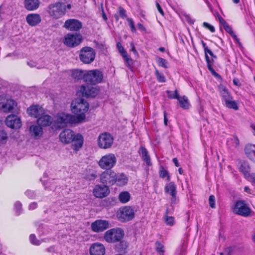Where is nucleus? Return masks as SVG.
Listing matches in <instances>:
<instances>
[{
    "label": "nucleus",
    "mask_w": 255,
    "mask_h": 255,
    "mask_svg": "<svg viewBox=\"0 0 255 255\" xmlns=\"http://www.w3.org/2000/svg\"><path fill=\"white\" fill-rule=\"evenodd\" d=\"M60 141L64 144L73 142L71 148L76 152L83 146V137L80 134H75L71 129L67 128L62 130L59 135Z\"/></svg>",
    "instance_id": "1"
},
{
    "label": "nucleus",
    "mask_w": 255,
    "mask_h": 255,
    "mask_svg": "<svg viewBox=\"0 0 255 255\" xmlns=\"http://www.w3.org/2000/svg\"><path fill=\"white\" fill-rule=\"evenodd\" d=\"M72 7L67 0H60L48 6L49 14L58 19L63 16Z\"/></svg>",
    "instance_id": "2"
},
{
    "label": "nucleus",
    "mask_w": 255,
    "mask_h": 255,
    "mask_svg": "<svg viewBox=\"0 0 255 255\" xmlns=\"http://www.w3.org/2000/svg\"><path fill=\"white\" fill-rule=\"evenodd\" d=\"M71 110L72 112L76 115V117L84 116L81 123L85 122V113L88 111L89 107L88 103L81 98H78L71 103Z\"/></svg>",
    "instance_id": "3"
},
{
    "label": "nucleus",
    "mask_w": 255,
    "mask_h": 255,
    "mask_svg": "<svg viewBox=\"0 0 255 255\" xmlns=\"http://www.w3.org/2000/svg\"><path fill=\"white\" fill-rule=\"evenodd\" d=\"M84 116L76 117L75 116L65 113H60L56 116V121L60 126L64 127L68 124H76L81 123Z\"/></svg>",
    "instance_id": "4"
},
{
    "label": "nucleus",
    "mask_w": 255,
    "mask_h": 255,
    "mask_svg": "<svg viewBox=\"0 0 255 255\" xmlns=\"http://www.w3.org/2000/svg\"><path fill=\"white\" fill-rule=\"evenodd\" d=\"M103 75L98 70H92L86 71L84 77V81L89 84L96 85L102 82Z\"/></svg>",
    "instance_id": "5"
},
{
    "label": "nucleus",
    "mask_w": 255,
    "mask_h": 255,
    "mask_svg": "<svg viewBox=\"0 0 255 255\" xmlns=\"http://www.w3.org/2000/svg\"><path fill=\"white\" fill-rule=\"evenodd\" d=\"M117 162V158L113 153L107 154L101 157L98 162V165L101 168L105 170L113 168Z\"/></svg>",
    "instance_id": "6"
},
{
    "label": "nucleus",
    "mask_w": 255,
    "mask_h": 255,
    "mask_svg": "<svg viewBox=\"0 0 255 255\" xmlns=\"http://www.w3.org/2000/svg\"><path fill=\"white\" fill-rule=\"evenodd\" d=\"M124 236V232L122 229H112L105 233L104 239L108 243H115L120 241Z\"/></svg>",
    "instance_id": "7"
},
{
    "label": "nucleus",
    "mask_w": 255,
    "mask_h": 255,
    "mask_svg": "<svg viewBox=\"0 0 255 255\" xmlns=\"http://www.w3.org/2000/svg\"><path fill=\"white\" fill-rule=\"evenodd\" d=\"M97 143L98 146L102 149H108L112 147L114 143V137L108 132H103L98 136Z\"/></svg>",
    "instance_id": "8"
},
{
    "label": "nucleus",
    "mask_w": 255,
    "mask_h": 255,
    "mask_svg": "<svg viewBox=\"0 0 255 255\" xmlns=\"http://www.w3.org/2000/svg\"><path fill=\"white\" fill-rule=\"evenodd\" d=\"M134 209L130 206H125L120 208L117 212V217L121 222L131 220L134 217Z\"/></svg>",
    "instance_id": "9"
},
{
    "label": "nucleus",
    "mask_w": 255,
    "mask_h": 255,
    "mask_svg": "<svg viewBox=\"0 0 255 255\" xmlns=\"http://www.w3.org/2000/svg\"><path fill=\"white\" fill-rule=\"evenodd\" d=\"M16 102L11 98L0 96V110L5 113H12L16 107Z\"/></svg>",
    "instance_id": "10"
},
{
    "label": "nucleus",
    "mask_w": 255,
    "mask_h": 255,
    "mask_svg": "<svg viewBox=\"0 0 255 255\" xmlns=\"http://www.w3.org/2000/svg\"><path fill=\"white\" fill-rule=\"evenodd\" d=\"M95 55V52L92 48L85 47L81 50L79 57L84 63L90 64L94 60Z\"/></svg>",
    "instance_id": "11"
},
{
    "label": "nucleus",
    "mask_w": 255,
    "mask_h": 255,
    "mask_svg": "<svg viewBox=\"0 0 255 255\" xmlns=\"http://www.w3.org/2000/svg\"><path fill=\"white\" fill-rule=\"evenodd\" d=\"M116 173L113 170L108 169L103 171L100 175V181L107 186L113 185L117 179Z\"/></svg>",
    "instance_id": "12"
},
{
    "label": "nucleus",
    "mask_w": 255,
    "mask_h": 255,
    "mask_svg": "<svg viewBox=\"0 0 255 255\" xmlns=\"http://www.w3.org/2000/svg\"><path fill=\"white\" fill-rule=\"evenodd\" d=\"M235 213L244 216L250 215L251 210L244 201L239 200L236 202L233 209Z\"/></svg>",
    "instance_id": "13"
},
{
    "label": "nucleus",
    "mask_w": 255,
    "mask_h": 255,
    "mask_svg": "<svg viewBox=\"0 0 255 255\" xmlns=\"http://www.w3.org/2000/svg\"><path fill=\"white\" fill-rule=\"evenodd\" d=\"M82 40V37L80 34L68 33L65 36L63 42L66 46L74 47L80 44Z\"/></svg>",
    "instance_id": "14"
},
{
    "label": "nucleus",
    "mask_w": 255,
    "mask_h": 255,
    "mask_svg": "<svg viewBox=\"0 0 255 255\" xmlns=\"http://www.w3.org/2000/svg\"><path fill=\"white\" fill-rule=\"evenodd\" d=\"M109 227V223L107 220H97L91 224L92 230L96 233L102 232Z\"/></svg>",
    "instance_id": "15"
},
{
    "label": "nucleus",
    "mask_w": 255,
    "mask_h": 255,
    "mask_svg": "<svg viewBox=\"0 0 255 255\" xmlns=\"http://www.w3.org/2000/svg\"><path fill=\"white\" fill-rule=\"evenodd\" d=\"M6 125L13 129H17L21 127V122L20 118L15 115L7 116L5 120Z\"/></svg>",
    "instance_id": "16"
},
{
    "label": "nucleus",
    "mask_w": 255,
    "mask_h": 255,
    "mask_svg": "<svg viewBox=\"0 0 255 255\" xmlns=\"http://www.w3.org/2000/svg\"><path fill=\"white\" fill-rule=\"evenodd\" d=\"M110 193V190L108 186L97 185L93 190L94 195L99 198H102L108 195Z\"/></svg>",
    "instance_id": "17"
},
{
    "label": "nucleus",
    "mask_w": 255,
    "mask_h": 255,
    "mask_svg": "<svg viewBox=\"0 0 255 255\" xmlns=\"http://www.w3.org/2000/svg\"><path fill=\"white\" fill-rule=\"evenodd\" d=\"M82 23L76 19H69L67 20L64 27L70 31H78L82 28Z\"/></svg>",
    "instance_id": "18"
},
{
    "label": "nucleus",
    "mask_w": 255,
    "mask_h": 255,
    "mask_svg": "<svg viewBox=\"0 0 255 255\" xmlns=\"http://www.w3.org/2000/svg\"><path fill=\"white\" fill-rule=\"evenodd\" d=\"M80 91L82 93L83 96L87 98H94L99 92L97 88L89 86H82Z\"/></svg>",
    "instance_id": "19"
},
{
    "label": "nucleus",
    "mask_w": 255,
    "mask_h": 255,
    "mask_svg": "<svg viewBox=\"0 0 255 255\" xmlns=\"http://www.w3.org/2000/svg\"><path fill=\"white\" fill-rule=\"evenodd\" d=\"M91 255H104L105 249L104 246L100 243L93 244L90 249Z\"/></svg>",
    "instance_id": "20"
},
{
    "label": "nucleus",
    "mask_w": 255,
    "mask_h": 255,
    "mask_svg": "<svg viewBox=\"0 0 255 255\" xmlns=\"http://www.w3.org/2000/svg\"><path fill=\"white\" fill-rule=\"evenodd\" d=\"M43 109L36 105L31 106L27 110V114L31 117L38 118L43 113Z\"/></svg>",
    "instance_id": "21"
},
{
    "label": "nucleus",
    "mask_w": 255,
    "mask_h": 255,
    "mask_svg": "<svg viewBox=\"0 0 255 255\" xmlns=\"http://www.w3.org/2000/svg\"><path fill=\"white\" fill-rule=\"evenodd\" d=\"M53 119L51 117L48 115L44 114L43 113L42 115L38 118L37 123L39 126L45 127L49 126L52 122Z\"/></svg>",
    "instance_id": "22"
},
{
    "label": "nucleus",
    "mask_w": 255,
    "mask_h": 255,
    "mask_svg": "<svg viewBox=\"0 0 255 255\" xmlns=\"http://www.w3.org/2000/svg\"><path fill=\"white\" fill-rule=\"evenodd\" d=\"M26 21L31 26H35L41 21V17L38 14H29L26 16Z\"/></svg>",
    "instance_id": "23"
},
{
    "label": "nucleus",
    "mask_w": 255,
    "mask_h": 255,
    "mask_svg": "<svg viewBox=\"0 0 255 255\" xmlns=\"http://www.w3.org/2000/svg\"><path fill=\"white\" fill-rule=\"evenodd\" d=\"M40 3L39 0H25L24 7L28 10H34L39 7Z\"/></svg>",
    "instance_id": "24"
},
{
    "label": "nucleus",
    "mask_w": 255,
    "mask_h": 255,
    "mask_svg": "<svg viewBox=\"0 0 255 255\" xmlns=\"http://www.w3.org/2000/svg\"><path fill=\"white\" fill-rule=\"evenodd\" d=\"M165 192L169 194L171 196H173L177 194L176 186L174 182H170L166 184L164 187Z\"/></svg>",
    "instance_id": "25"
},
{
    "label": "nucleus",
    "mask_w": 255,
    "mask_h": 255,
    "mask_svg": "<svg viewBox=\"0 0 255 255\" xmlns=\"http://www.w3.org/2000/svg\"><path fill=\"white\" fill-rule=\"evenodd\" d=\"M29 131L31 135L35 138L40 136L43 132L40 126L32 125L30 127Z\"/></svg>",
    "instance_id": "26"
},
{
    "label": "nucleus",
    "mask_w": 255,
    "mask_h": 255,
    "mask_svg": "<svg viewBox=\"0 0 255 255\" xmlns=\"http://www.w3.org/2000/svg\"><path fill=\"white\" fill-rule=\"evenodd\" d=\"M247 156L251 159H255V145L247 144L245 148Z\"/></svg>",
    "instance_id": "27"
},
{
    "label": "nucleus",
    "mask_w": 255,
    "mask_h": 255,
    "mask_svg": "<svg viewBox=\"0 0 255 255\" xmlns=\"http://www.w3.org/2000/svg\"><path fill=\"white\" fill-rule=\"evenodd\" d=\"M239 169L240 172H242L245 178L250 174V167L248 162L244 161L239 163Z\"/></svg>",
    "instance_id": "28"
},
{
    "label": "nucleus",
    "mask_w": 255,
    "mask_h": 255,
    "mask_svg": "<svg viewBox=\"0 0 255 255\" xmlns=\"http://www.w3.org/2000/svg\"><path fill=\"white\" fill-rule=\"evenodd\" d=\"M219 89L220 94L224 101L227 100L229 99H232V97L231 96L228 90L225 86L220 84L219 86Z\"/></svg>",
    "instance_id": "29"
},
{
    "label": "nucleus",
    "mask_w": 255,
    "mask_h": 255,
    "mask_svg": "<svg viewBox=\"0 0 255 255\" xmlns=\"http://www.w3.org/2000/svg\"><path fill=\"white\" fill-rule=\"evenodd\" d=\"M116 176L117 179L115 180V183L117 182V184L120 186L125 185L127 183L128 179L124 174L116 173Z\"/></svg>",
    "instance_id": "30"
},
{
    "label": "nucleus",
    "mask_w": 255,
    "mask_h": 255,
    "mask_svg": "<svg viewBox=\"0 0 255 255\" xmlns=\"http://www.w3.org/2000/svg\"><path fill=\"white\" fill-rule=\"evenodd\" d=\"M86 71H82L81 70H74L72 72V77L75 80H80L83 79L84 80L85 75Z\"/></svg>",
    "instance_id": "31"
},
{
    "label": "nucleus",
    "mask_w": 255,
    "mask_h": 255,
    "mask_svg": "<svg viewBox=\"0 0 255 255\" xmlns=\"http://www.w3.org/2000/svg\"><path fill=\"white\" fill-rule=\"evenodd\" d=\"M180 104V107L184 109H188L190 107V104L188 101V98L184 96L183 97H180L178 99Z\"/></svg>",
    "instance_id": "32"
},
{
    "label": "nucleus",
    "mask_w": 255,
    "mask_h": 255,
    "mask_svg": "<svg viewBox=\"0 0 255 255\" xmlns=\"http://www.w3.org/2000/svg\"><path fill=\"white\" fill-rule=\"evenodd\" d=\"M130 198V195L128 191L122 192L119 195V200L123 203H127Z\"/></svg>",
    "instance_id": "33"
},
{
    "label": "nucleus",
    "mask_w": 255,
    "mask_h": 255,
    "mask_svg": "<svg viewBox=\"0 0 255 255\" xmlns=\"http://www.w3.org/2000/svg\"><path fill=\"white\" fill-rule=\"evenodd\" d=\"M169 213V209L167 208L165 212L164 215V221L166 225L169 226H173L174 224V218L172 216H169L168 214Z\"/></svg>",
    "instance_id": "34"
},
{
    "label": "nucleus",
    "mask_w": 255,
    "mask_h": 255,
    "mask_svg": "<svg viewBox=\"0 0 255 255\" xmlns=\"http://www.w3.org/2000/svg\"><path fill=\"white\" fill-rule=\"evenodd\" d=\"M159 176L162 178L166 177V180L167 181H169L170 180V177L169 175L168 172L167 170L164 169L163 166H161L160 167L159 171Z\"/></svg>",
    "instance_id": "35"
},
{
    "label": "nucleus",
    "mask_w": 255,
    "mask_h": 255,
    "mask_svg": "<svg viewBox=\"0 0 255 255\" xmlns=\"http://www.w3.org/2000/svg\"><path fill=\"white\" fill-rule=\"evenodd\" d=\"M225 105L226 107L229 108L233 109L234 110H238V106L236 102L232 100V99H229L225 101Z\"/></svg>",
    "instance_id": "36"
},
{
    "label": "nucleus",
    "mask_w": 255,
    "mask_h": 255,
    "mask_svg": "<svg viewBox=\"0 0 255 255\" xmlns=\"http://www.w3.org/2000/svg\"><path fill=\"white\" fill-rule=\"evenodd\" d=\"M208 70L210 71L212 75L218 80L221 81L222 78L221 76L217 73L211 67V62L208 60Z\"/></svg>",
    "instance_id": "37"
},
{
    "label": "nucleus",
    "mask_w": 255,
    "mask_h": 255,
    "mask_svg": "<svg viewBox=\"0 0 255 255\" xmlns=\"http://www.w3.org/2000/svg\"><path fill=\"white\" fill-rule=\"evenodd\" d=\"M156 61L159 66L163 67L165 68H167V61L165 59L157 57L156 58Z\"/></svg>",
    "instance_id": "38"
},
{
    "label": "nucleus",
    "mask_w": 255,
    "mask_h": 255,
    "mask_svg": "<svg viewBox=\"0 0 255 255\" xmlns=\"http://www.w3.org/2000/svg\"><path fill=\"white\" fill-rule=\"evenodd\" d=\"M155 74L158 82L164 83L166 79L162 73H160L157 69L155 70Z\"/></svg>",
    "instance_id": "39"
},
{
    "label": "nucleus",
    "mask_w": 255,
    "mask_h": 255,
    "mask_svg": "<svg viewBox=\"0 0 255 255\" xmlns=\"http://www.w3.org/2000/svg\"><path fill=\"white\" fill-rule=\"evenodd\" d=\"M29 240L30 243L35 246H39L41 243V242L40 240H38L36 239L34 234H31L30 235Z\"/></svg>",
    "instance_id": "40"
},
{
    "label": "nucleus",
    "mask_w": 255,
    "mask_h": 255,
    "mask_svg": "<svg viewBox=\"0 0 255 255\" xmlns=\"http://www.w3.org/2000/svg\"><path fill=\"white\" fill-rule=\"evenodd\" d=\"M155 246L156 251L159 254H160V255H163V253L164 252V246L159 242H156L155 243Z\"/></svg>",
    "instance_id": "41"
},
{
    "label": "nucleus",
    "mask_w": 255,
    "mask_h": 255,
    "mask_svg": "<svg viewBox=\"0 0 255 255\" xmlns=\"http://www.w3.org/2000/svg\"><path fill=\"white\" fill-rule=\"evenodd\" d=\"M168 96L170 99H178L180 97L177 90L174 92L167 91Z\"/></svg>",
    "instance_id": "42"
},
{
    "label": "nucleus",
    "mask_w": 255,
    "mask_h": 255,
    "mask_svg": "<svg viewBox=\"0 0 255 255\" xmlns=\"http://www.w3.org/2000/svg\"><path fill=\"white\" fill-rule=\"evenodd\" d=\"M224 27L226 31L230 33V34L235 39H237V36L234 34V32L232 30L231 27L227 23L225 24L224 25Z\"/></svg>",
    "instance_id": "43"
},
{
    "label": "nucleus",
    "mask_w": 255,
    "mask_h": 255,
    "mask_svg": "<svg viewBox=\"0 0 255 255\" xmlns=\"http://www.w3.org/2000/svg\"><path fill=\"white\" fill-rule=\"evenodd\" d=\"M127 20L128 22V25L129 26V27L130 28L131 31L132 32H134V33L136 31V29L135 27L134 26V22H133V20L131 18H130L127 17Z\"/></svg>",
    "instance_id": "44"
},
{
    "label": "nucleus",
    "mask_w": 255,
    "mask_h": 255,
    "mask_svg": "<svg viewBox=\"0 0 255 255\" xmlns=\"http://www.w3.org/2000/svg\"><path fill=\"white\" fill-rule=\"evenodd\" d=\"M7 139V135L6 132L3 131H0V143L5 142Z\"/></svg>",
    "instance_id": "45"
},
{
    "label": "nucleus",
    "mask_w": 255,
    "mask_h": 255,
    "mask_svg": "<svg viewBox=\"0 0 255 255\" xmlns=\"http://www.w3.org/2000/svg\"><path fill=\"white\" fill-rule=\"evenodd\" d=\"M209 202L210 206L212 208H215L216 207L215 205V197L214 195L210 196L209 198Z\"/></svg>",
    "instance_id": "46"
},
{
    "label": "nucleus",
    "mask_w": 255,
    "mask_h": 255,
    "mask_svg": "<svg viewBox=\"0 0 255 255\" xmlns=\"http://www.w3.org/2000/svg\"><path fill=\"white\" fill-rule=\"evenodd\" d=\"M97 177L96 173L95 172H92L89 174H87L86 176V179L87 180L91 181L94 180Z\"/></svg>",
    "instance_id": "47"
},
{
    "label": "nucleus",
    "mask_w": 255,
    "mask_h": 255,
    "mask_svg": "<svg viewBox=\"0 0 255 255\" xmlns=\"http://www.w3.org/2000/svg\"><path fill=\"white\" fill-rule=\"evenodd\" d=\"M119 14L121 18H127L126 11L123 7H120L119 8Z\"/></svg>",
    "instance_id": "48"
},
{
    "label": "nucleus",
    "mask_w": 255,
    "mask_h": 255,
    "mask_svg": "<svg viewBox=\"0 0 255 255\" xmlns=\"http://www.w3.org/2000/svg\"><path fill=\"white\" fill-rule=\"evenodd\" d=\"M21 203L19 202H16L15 204L14 207L16 210V213L18 215L20 214V211L21 210Z\"/></svg>",
    "instance_id": "49"
},
{
    "label": "nucleus",
    "mask_w": 255,
    "mask_h": 255,
    "mask_svg": "<svg viewBox=\"0 0 255 255\" xmlns=\"http://www.w3.org/2000/svg\"><path fill=\"white\" fill-rule=\"evenodd\" d=\"M208 54L211 56V60H209V58H208V60L211 62V65L214 63L215 60H216L217 57L216 55H215L211 50L208 49Z\"/></svg>",
    "instance_id": "50"
},
{
    "label": "nucleus",
    "mask_w": 255,
    "mask_h": 255,
    "mask_svg": "<svg viewBox=\"0 0 255 255\" xmlns=\"http://www.w3.org/2000/svg\"><path fill=\"white\" fill-rule=\"evenodd\" d=\"M246 178L255 185V173L250 174Z\"/></svg>",
    "instance_id": "51"
},
{
    "label": "nucleus",
    "mask_w": 255,
    "mask_h": 255,
    "mask_svg": "<svg viewBox=\"0 0 255 255\" xmlns=\"http://www.w3.org/2000/svg\"><path fill=\"white\" fill-rule=\"evenodd\" d=\"M142 158L143 160L146 163V164L148 166L151 165V163L150 161V158L148 155H146V156L142 157Z\"/></svg>",
    "instance_id": "52"
},
{
    "label": "nucleus",
    "mask_w": 255,
    "mask_h": 255,
    "mask_svg": "<svg viewBox=\"0 0 255 255\" xmlns=\"http://www.w3.org/2000/svg\"><path fill=\"white\" fill-rule=\"evenodd\" d=\"M25 195L28 197L29 198L33 199L35 197V195L34 194V192L31 190H27L25 192Z\"/></svg>",
    "instance_id": "53"
},
{
    "label": "nucleus",
    "mask_w": 255,
    "mask_h": 255,
    "mask_svg": "<svg viewBox=\"0 0 255 255\" xmlns=\"http://www.w3.org/2000/svg\"><path fill=\"white\" fill-rule=\"evenodd\" d=\"M130 46L131 47V50L133 52L134 54L136 56L138 57V53L137 51H136V50L135 49V46L134 45V43L133 42H131L130 43Z\"/></svg>",
    "instance_id": "54"
},
{
    "label": "nucleus",
    "mask_w": 255,
    "mask_h": 255,
    "mask_svg": "<svg viewBox=\"0 0 255 255\" xmlns=\"http://www.w3.org/2000/svg\"><path fill=\"white\" fill-rule=\"evenodd\" d=\"M233 82L234 85L238 87H240L242 86L241 83L240 82L239 79L238 78H234L233 79Z\"/></svg>",
    "instance_id": "55"
},
{
    "label": "nucleus",
    "mask_w": 255,
    "mask_h": 255,
    "mask_svg": "<svg viewBox=\"0 0 255 255\" xmlns=\"http://www.w3.org/2000/svg\"><path fill=\"white\" fill-rule=\"evenodd\" d=\"M140 150H141V153L142 157L146 156V155H148L147 151L145 147H141L140 148Z\"/></svg>",
    "instance_id": "56"
},
{
    "label": "nucleus",
    "mask_w": 255,
    "mask_h": 255,
    "mask_svg": "<svg viewBox=\"0 0 255 255\" xmlns=\"http://www.w3.org/2000/svg\"><path fill=\"white\" fill-rule=\"evenodd\" d=\"M124 60L128 66H130V65L132 64V60L129 56L128 57Z\"/></svg>",
    "instance_id": "57"
},
{
    "label": "nucleus",
    "mask_w": 255,
    "mask_h": 255,
    "mask_svg": "<svg viewBox=\"0 0 255 255\" xmlns=\"http://www.w3.org/2000/svg\"><path fill=\"white\" fill-rule=\"evenodd\" d=\"M37 207V204L36 202H33L30 204L29 205V210H34L36 209Z\"/></svg>",
    "instance_id": "58"
},
{
    "label": "nucleus",
    "mask_w": 255,
    "mask_h": 255,
    "mask_svg": "<svg viewBox=\"0 0 255 255\" xmlns=\"http://www.w3.org/2000/svg\"><path fill=\"white\" fill-rule=\"evenodd\" d=\"M171 201V205L175 204L177 203V198L176 195H174L173 196H171V198L170 199Z\"/></svg>",
    "instance_id": "59"
},
{
    "label": "nucleus",
    "mask_w": 255,
    "mask_h": 255,
    "mask_svg": "<svg viewBox=\"0 0 255 255\" xmlns=\"http://www.w3.org/2000/svg\"><path fill=\"white\" fill-rule=\"evenodd\" d=\"M156 5L159 12L163 15L164 14V12L162 9L161 8L160 4L158 2H156Z\"/></svg>",
    "instance_id": "60"
},
{
    "label": "nucleus",
    "mask_w": 255,
    "mask_h": 255,
    "mask_svg": "<svg viewBox=\"0 0 255 255\" xmlns=\"http://www.w3.org/2000/svg\"><path fill=\"white\" fill-rule=\"evenodd\" d=\"M232 140H233L235 142V145L236 146H238L239 144V140L236 136H233Z\"/></svg>",
    "instance_id": "61"
},
{
    "label": "nucleus",
    "mask_w": 255,
    "mask_h": 255,
    "mask_svg": "<svg viewBox=\"0 0 255 255\" xmlns=\"http://www.w3.org/2000/svg\"><path fill=\"white\" fill-rule=\"evenodd\" d=\"M27 65L31 68L36 67V63L34 61L27 62Z\"/></svg>",
    "instance_id": "62"
},
{
    "label": "nucleus",
    "mask_w": 255,
    "mask_h": 255,
    "mask_svg": "<svg viewBox=\"0 0 255 255\" xmlns=\"http://www.w3.org/2000/svg\"><path fill=\"white\" fill-rule=\"evenodd\" d=\"M117 47L120 52H122V51L125 50L124 47L122 45V44L120 43H117Z\"/></svg>",
    "instance_id": "63"
},
{
    "label": "nucleus",
    "mask_w": 255,
    "mask_h": 255,
    "mask_svg": "<svg viewBox=\"0 0 255 255\" xmlns=\"http://www.w3.org/2000/svg\"><path fill=\"white\" fill-rule=\"evenodd\" d=\"M120 53L122 54L123 58H124V59L129 56L125 50Z\"/></svg>",
    "instance_id": "64"
}]
</instances>
